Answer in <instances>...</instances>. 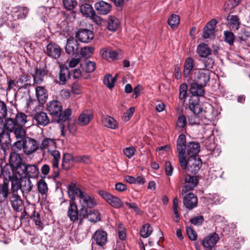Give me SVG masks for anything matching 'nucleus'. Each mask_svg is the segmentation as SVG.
Here are the masks:
<instances>
[{"instance_id":"nucleus-35","label":"nucleus","mask_w":250,"mask_h":250,"mask_svg":"<svg viewBox=\"0 0 250 250\" xmlns=\"http://www.w3.org/2000/svg\"><path fill=\"white\" fill-rule=\"evenodd\" d=\"M120 22L116 17L109 16L107 20V28L111 31H116L119 27Z\"/></svg>"},{"instance_id":"nucleus-26","label":"nucleus","mask_w":250,"mask_h":250,"mask_svg":"<svg viewBox=\"0 0 250 250\" xmlns=\"http://www.w3.org/2000/svg\"><path fill=\"white\" fill-rule=\"evenodd\" d=\"M93 239L98 245L103 246L107 242V233L104 230H98L95 232Z\"/></svg>"},{"instance_id":"nucleus-3","label":"nucleus","mask_w":250,"mask_h":250,"mask_svg":"<svg viewBox=\"0 0 250 250\" xmlns=\"http://www.w3.org/2000/svg\"><path fill=\"white\" fill-rule=\"evenodd\" d=\"M79 198V203L81 208L82 214L86 213V210L96 206L97 203L96 199L93 195H90L85 191Z\"/></svg>"},{"instance_id":"nucleus-45","label":"nucleus","mask_w":250,"mask_h":250,"mask_svg":"<svg viewBox=\"0 0 250 250\" xmlns=\"http://www.w3.org/2000/svg\"><path fill=\"white\" fill-rule=\"evenodd\" d=\"M153 231V229L150 224L147 223L144 225L140 230V235L143 238L149 236Z\"/></svg>"},{"instance_id":"nucleus-4","label":"nucleus","mask_w":250,"mask_h":250,"mask_svg":"<svg viewBox=\"0 0 250 250\" xmlns=\"http://www.w3.org/2000/svg\"><path fill=\"white\" fill-rule=\"evenodd\" d=\"M185 140V135L181 134L179 136L177 141V150L178 152V157L180 165L183 169L188 170V157L186 160L185 151L183 149V143Z\"/></svg>"},{"instance_id":"nucleus-33","label":"nucleus","mask_w":250,"mask_h":250,"mask_svg":"<svg viewBox=\"0 0 250 250\" xmlns=\"http://www.w3.org/2000/svg\"><path fill=\"white\" fill-rule=\"evenodd\" d=\"M194 69V60L191 57L187 58L184 65L183 74L185 77H188Z\"/></svg>"},{"instance_id":"nucleus-19","label":"nucleus","mask_w":250,"mask_h":250,"mask_svg":"<svg viewBox=\"0 0 250 250\" xmlns=\"http://www.w3.org/2000/svg\"><path fill=\"white\" fill-rule=\"evenodd\" d=\"M10 133L4 128L3 123L0 121V144L2 147H9L11 144Z\"/></svg>"},{"instance_id":"nucleus-2","label":"nucleus","mask_w":250,"mask_h":250,"mask_svg":"<svg viewBox=\"0 0 250 250\" xmlns=\"http://www.w3.org/2000/svg\"><path fill=\"white\" fill-rule=\"evenodd\" d=\"M67 216L70 220L73 223L76 221H79V224H81L83 220V216L85 214V212L82 214L81 208L80 210H78V206L75 201H70L68 207Z\"/></svg>"},{"instance_id":"nucleus-44","label":"nucleus","mask_w":250,"mask_h":250,"mask_svg":"<svg viewBox=\"0 0 250 250\" xmlns=\"http://www.w3.org/2000/svg\"><path fill=\"white\" fill-rule=\"evenodd\" d=\"M48 153H49L53 158L51 161L52 167H57V166H59V162L61 159L60 152L56 149H53Z\"/></svg>"},{"instance_id":"nucleus-59","label":"nucleus","mask_w":250,"mask_h":250,"mask_svg":"<svg viewBox=\"0 0 250 250\" xmlns=\"http://www.w3.org/2000/svg\"><path fill=\"white\" fill-rule=\"evenodd\" d=\"M207 198L215 204H220L224 200L223 197H220L217 194H209Z\"/></svg>"},{"instance_id":"nucleus-14","label":"nucleus","mask_w":250,"mask_h":250,"mask_svg":"<svg viewBox=\"0 0 250 250\" xmlns=\"http://www.w3.org/2000/svg\"><path fill=\"white\" fill-rule=\"evenodd\" d=\"M186 108H189L193 114H200L203 111L199 104V99L196 96L190 97L188 103L186 104Z\"/></svg>"},{"instance_id":"nucleus-1","label":"nucleus","mask_w":250,"mask_h":250,"mask_svg":"<svg viewBox=\"0 0 250 250\" xmlns=\"http://www.w3.org/2000/svg\"><path fill=\"white\" fill-rule=\"evenodd\" d=\"M46 109L52 116L57 117L58 123L67 121L71 114L70 108H67L62 112V104L57 100L49 102L46 105Z\"/></svg>"},{"instance_id":"nucleus-7","label":"nucleus","mask_w":250,"mask_h":250,"mask_svg":"<svg viewBox=\"0 0 250 250\" xmlns=\"http://www.w3.org/2000/svg\"><path fill=\"white\" fill-rule=\"evenodd\" d=\"M9 162L12 170L16 173L21 169L22 165L24 164L20 153L12 151L9 155Z\"/></svg>"},{"instance_id":"nucleus-13","label":"nucleus","mask_w":250,"mask_h":250,"mask_svg":"<svg viewBox=\"0 0 250 250\" xmlns=\"http://www.w3.org/2000/svg\"><path fill=\"white\" fill-rule=\"evenodd\" d=\"M219 239L218 235L213 232L205 237L202 241V245L204 248L211 250L216 244Z\"/></svg>"},{"instance_id":"nucleus-6","label":"nucleus","mask_w":250,"mask_h":250,"mask_svg":"<svg viewBox=\"0 0 250 250\" xmlns=\"http://www.w3.org/2000/svg\"><path fill=\"white\" fill-rule=\"evenodd\" d=\"M4 13L2 16V20L7 26L14 32H18L19 30V24L16 20H12V17H8V13L11 11L10 7L5 5L2 8Z\"/></svg>"},{"instance_id":"nucleus-43","label":"nucleus","mask_w":250,"mask_h":250,"mask_svg":"<svg viewBox=\"0 0 250 250\" xmlns=\"http://www.w3.org/2000/svg\"><path fill=\"white\" fill-rule=\"evenodd\" d=\"M80 11L86 17H90L95 12L91 5L87 3L83 4L80 6Z\"/></svg>"},{"instance_id":"nucleus-62","label":"nucleus","mask_w":250,"mask_h":250,"mask_svg":"<svg viewBox=\"0 0 250 250\" xmlns=\"http://www.w3.org/2000/svg\"><path fill=\"white\" fill-rule=\"evenodd\" d=\"M200 114H193L188 117L189 124L191 125L200 124Z\"/></svg>"},{"instance_id":"nucleus-8","label":"nucleus","mask_w":250,"mask_h":250,"mask_svg":"<svg viewBox=\"0 0 250 250\" xmlns=\"http://www.w3.org/2000/svg\"><path fill=\"white\" fill-rule=\"evenodd\" d=\"M186 138L183 143V149L185 154L188 158L198 156V154L200 151V145L197 143L193 142H189L188 145H186Z\"/></svg>"},{"instance_id":"nucleus-37","label":"nucleus","mask_w":250,"mask_h":250,"mask_svg":"<svg viewBox=\"0 0 250 250\" xmlns=\"http://www.w3.org/2000/svg\"><path fill=\"white\" fill-rule=\"evenodd\" d=\"M29 9L26 7L17 6L12 9V12L17 14L18 19H24L28 14Z\"/></svg>"},{"instance_id":"nucleus-12","label":"nucleus","mask_w":250,"mask_h":250,"mask_svg":"<svg viewBox=\"0 0 250 250\" xmlns=\"http://www.w3.org/2000/svg\"><path fill=\"white\" fill-rule=\"evenodd\" d=\"M202 165L201 159L198 157L188 158V167L187 172L196 174Z\"/></svg>"},{"instance_id":"nucleus-15","label":"nucleus","mask_w":250,"mask_h":250,"mask_svg":"<svg viewBox=\"0 0 250 250\" xmlns=\"http://www.w3.org/2000/svg\"><path fill=\"white\" fill-rule=\"evenodd\" d=\"M184 181L185 185L182 191V194L193 189L197 186L198 183V180L196 176H191L189 174L185 175Z\"/></svg>"},{"instance_id":"nucleus-23","label":"nucleus","mask_w":250,"mask_h":250,"mask_svg":"<svg viewBox=\"0 0 250 250\" xmlns=\"http://www.w3.org/2000/svg\"><path fill=\"white\" fill-rule=\"evenodd\" d=\"M10 203L12 208L19 212L22 209L23 201L21 197L16 192L12 193L10 197Z\"/></svg>"},{"instance_id":"nucleus-11","label":"nucleus","mask_w":250,"mask_h":250,"mask_svg":"<svg viewBox=\"0 0 250 250\" xmlns=\"http://www.w3.org/2000/svg\"><path fill=\"white\" fill-rule=\"evenodd\" d=\"M85 191V189L84 188H80L77 186L75 183H71L67 186V192L68 195L70 198L72 200L71 201H75L76 196L79 199L82 196L81 195Z\"/></svg>"},{"instance_id":"nucleus-61","label":"nucleus","mask_w":250,"mask_h":250,"mask_svg":"<svg viewBox=\"0 0 250 250\" xmlns=\"http://www.w3.org/2000/svg\"><path fill=\"white\" fill-rule=\"evenodd\" d=\"M241 0H228L225 3V10H230L237 6L241 2Z\"/></svg>"},{"instance_id":"nucleus-46","label":"nucleus","mask_w":250,"mask_h":250,"mask_svg":"<svg viewBox=\"0 0 250 250\" xmlns=\"http://www.w3.org/2000/svg\"><path fill=\"white\" fill-rule=\"evenodd\" d=\"M37 188L38 192L42 195L46 194L48 191L47 184L43 179H41L38 182Z\"/></svg>"},{"instance_id":"nucleus-30","label":"nucleus","mask_w":250,"mask_h":250,"mask_svg":"<svg viewBox=\"0 0 250 250\" xmlns=\"http://www.w3.org/2000/svg\"><path fill=\"white\" fill-rule=\"evenodd\" d=\"M102 123L104 126L112 129H115L118 127L117 121L109 116H103L102 118Z\"/></svg>"},{"instance_id":"nucleus-32","label":"nucleus","mask_w":250,"mask_h":250,"mask_svg":"<svg viewBox=\"0 0 250 250\" xmlns=\"http://www.w3.org/2000/svg\"><path fill=\"white\" fill-rule=\"evenodd\" d=\"M69 77L70 72L69 69L66 66L60 65L59 74V83L62 85L65 84Z\"/></svg>"},{"instance_id":"nucleus-29","label":"nucleus","mask_w":250,"mask_h":250,"mask_svg":"<svg viewBox=\"0 0 250 250\" xmlns=\"http://www.w3.org/2000/svg\"><path fill=\"white\" fill-rule=\"evenodd\" d=\"M33 185L29 178L25 177L20 178V189L21 190L23 194L29 193L31 191Z\"/></svg>"},{"instance_id":"nucleus-50","label":"nucleus","mask_w":250,"mask_h":250,"mask_svg":"<svg viewBox=\"0 0 250 250\" xmlns=\"http://www.w3.org/2000/svg\"><path fill=\"white\" fill-rule=\"evenodd\" d=\"M27 116L23 113H18L15 117L16 124L18 126H23L27 122Z\"/></svg>"},{"instance_id":"nucleus-39","label":"nucleus","mask_w":250,"mask_h":250,"mask_svg":"<svg viewBox=\"0 0 250 250\" xmlns=\"http://www.w3.org/2000/svg\"><path fill=\"white\" fill-rule=\"evenodd\" d=\"M203 86L199 85L197 83H192L190 87V92L192 96H202L204 94V90L203 89Z\"/></svg>"},{"instance_id":"nucleus-41","label":"nucleus","mask_w":250,"mask_h":250,"mask_svg":"<svg viewBox=\"0 0 250 250\" xmlns=\"http://www.w3.org/2000/svg\"><path fill=\"white\" fill-rule=\"evenodd\" d=\"M81 67L83 71L90 73L93 72L95 70L96 63L92 61H85L83 63L81 64Z\"/></svg>"},{"instance_id":"nucleus-17","label":"nucleus","mask_w":250,"mask_h":250,"mask_svg":"<svg viewBox=\"0 0 250 250\" xmlns=\"http://www.w3.org/2000/svg\"><path fill=\"white\" fill-rule=\"evenodd\" d=\"M33 120L37 125L44 127L50 123L47 114L44 111L37 112L33 115Z\"/></svg>"},{"instance_id":"nucleus-10","label":"nucleus","mask_w":250,"mask_h":250,"mask_svg":"<svg viewBox=\"0 0 250 250\" xmlns=\"http://www.w3.org/2000/svg\"><path fill=\"white\" fill-rule=\"evenodd\" d=\"M194 81L199 85L205 86L210 79V72L204 69H198L197 73H195Z\"/></svg>"},{"instance_id":"nucleus-25","label":"nucleus","mask_w":250,"mask_h":250,"mask_svg":"<svg viewBox=\"0 0 250 250\" xmlns=\"http://www.w3.org/2000/svg\"><path fill=\"white\" fill-rule=\"evenodd\" d=\"M95 8L97 12L101 15H106L111 10L110 4L103 0H100L95 4Z\"/></svg>"},{"instance_id":"nucleus-36","label":"nucleus","mask_w":250,"mask_h":250,"mask_svg":"<svg viewBox=\"0 0 250 250\" xmlns=\"http://www.w3.org/2000/svg\"><path fill=\"white\" fill-rule=\"evenodd\" d=\"M84 218H87L89 221L96 223L101 220V215L97 210H91L89 211L86 210V212L83 216Z\"/></svg>"},{"instance_id":"nucleus-22","label":"nucleus","mask_w":250,"mask_h":250,"mask_svg":"<svg viewBox=\"0 0 250 250\" xmlns=\"http://www.w3.org/2000/svg\"><path fill=\"white\" fill-rule=\"evenodd\" d=\"M79 43L74 38L70 37L67 40L65 46V51L67 54L75 55L78 53L79 51Z\"/></svg>"},{"instance_id":"nucleus-16","label":"nucleus","mask_w":250,"mask_h":250,"mask_svg":"<svg viewBox=\"0 0 250 250\" xmlns=\"http://www.w3.org/2000/svg\"><path fill=\"white\" fill-rule=\"evenodd\" d=\"M62 49L56 43L50 42L46 46V53L51 58L57 59L61 57Z\"/></svg>"},{"instance_id":"nucleus-64","label":"nucleus","mask_w":250,"mask_h":250,"mask_svg":"<svg viewBox=\"0 0 250 250\" xmlns=\"http://www.w3.org/2000/svg\"><path fill=\"white\" fill-rule=\"evenodd\" d=\"M37 13L41 19L45 22L47 20V9L45 7H40L38 9Z\"/></svg>"},{"instance_id":"nucleus-53","label":"nucleus","mask_w":250,"mask_h":250,"mask_svg":"<svg viewBox=\"0 0 250 250\" xmlns=\"http://www.w3.org/2000/svg\"><path fill=\"white\" fill-rule=\"evenodd\" d=\"M180 23V17L176 14H172L168 20V24L172 28L178 26Z\"/></svg>"},{"instance_id":"nucleus-5","label":"nucleus","mask_w":250,"mask_h":250,"mask_svg":"<svg viewBox=\"0 0 250 250\" xmlns=\"http://www.w3.org/2000/svg\"><path fill=\"white\" fill-rule=\"evenodd\" d=\"M20 175H25L28 178H34L37 177L39 171L38 167L35 165L28 164L24 163L22 165L21 169L17 173Z\"/></svg>"},{"instance_id":"nucleus-63","label":"nucleus","mask_w":250,"mask_h":250,"mask_svg":"<svg viewBox=\"0 0 250 250\" xmlns=\"http://www.w3.org/2000/svg\"><path fill=\"white\" fill-rule=\"evenodd\" d=\"M225 41L229 45H232L234 42L235 36L233 33L229 31L224 32Z\"/></svg>"},{"instance_id":"nucleus-21","label":"nucleus","mask_w":250,"mask_h":250,"mask_svg":"<svg viewBox=\"0 0 250 250\" xmlns=\"http://www.w3.org/2000/svg\"><path fill=\"white\" fill-rule=\"evenodd\" d=\"M217 21L213 19L210 20L204 27L202 37L204 39H208L214 35V30Z\"/></svg>"},{"instance_id":"nucleus-42","label":"nucleus","mask_w":250,"mask_h":250,"mask_svg":"<svg viewBox=\"0 0 250 250\" xmlns=\"http://www.w3.org/2000/svg\"><path fill=\"white\" fill-rule=\"evenodd\" d=\"M9 194L8 184L4 182L0 185V203L4 202L8 197Z\"/></svg>"},{"instance_id":"nucleus-40","label":"nucleus","mask_w":250,"mask_h":250,"mask_svg":"<svg viewBox=\"0 0 250 250\" xmlns=\"http://www.w3.org/2000/svg\"><path fill=\"white\" fill-rule=\"evenodd\" d=\"M37 98L41 104H44L47 98V94L45 89L42 86H38L36 88Z\"/></svg>"},{"instance_id":"nucleus-28","label":"nucleus","mask_w":250,"mask_h":250,"mask_svg":"<svg viewBox=\"0 0 250 250\" xmlns=\"http://www.w3.org/2000/svg\"><path fill=\"white\" fill-rule=\"evenodd\" d=\"M196 51L199 56L202 58L209 57L212 54V50L205 43H201L198 45Z\"/></svg>"},{"instance_id":"nucleus-34","label":"nucleus","mask_w":250,"mask_h":250,"mask_svg":"<svg viewBox=\"0 0 250 250\" xmlns=\"http://www.w3.org/2000/svg\"><path fill=\"white\" fill-rule=\"evenodd\" d=\"M75 156L70 153H64L62 159V167L65 170H68L72 166V162H74Z\"/></svg>"},{"instance_id":"nucleus-9","label":"nucleus","mask_w":250,"mask_h":250,"mask_svg":"<svg viewBox=\"0 0 250 250\" xmlns=\"http://www.w3.org/2000/svg\"><path fill=\"white\" fill-rule=\"evenodd\" d=\"M39 144L35 139L27 137L25 139L24 153L26 155H30L39 149Z\"/></svg>"},{"instance_id":"nucleus-48","label":"nucleus","mask_w":250,"mask_h":250,"mask_svg":"<svg viewBox=\"0 0 250 250\" xmlns=\"http://www.w3.org/2000/svg\"><path fill=\"white\" fill-rule=\"evenodd\" d=\"M201 60V62H203L204 65V68L201 69L205 70H208L209 71V70L213 68L214 65V60L213 58L209 57H206V58H203Z\"/></svg>"},{"instance_id":"nucleus-38","label":"nucleus","mask_w":250,"mask_h":250,"mask_svg":"<svg viewBox=\"0 0 250 250\" xmlns=\"http://www.w3.org/2000/svg\"><path fill=\"white\" fill-rule=\"evenodd\" d=\"M31 78L27 75H23L20 77L16 82L17 87L19 89L21 88H26L27 85H30Z\"/></svg>"},{"instance_id":"nucleus-56","label":"nucleus","mask_w":250,"mask_h":250,"mask_svg":"<svg viewBox=\"0 0 250 250\" xmlns=\"http://www.w3.org/2000/svg\"><path fill=\"white\" fill-rule=\"evenodd\" d=\"M230 27L233 30H238L239 28L240 22L239 19L236 15L231 16L229 19Z\"/></svg>"},{"instance_id":"nucleus-18","label":"nucleus","mask_w":250,"mask_h":250,"mask_svg":"<svg viewBox=\"0 0 250 250\" xmlns=\"http://www.w3.org/2000/svg\"><path fill=\"white\" fill-rule=\"evenodd\" d=\"M39 149L43 154L46 152H49L53 149L56 148V143L54 139L49 138H44L41 144H39Z\"/></svg>"},{"instance_id":"nucleus-47","label":"nucleus","mask_w":250,"mask_h":250,"mask_svg":"<svg viewBox=\"0 0 250 250\" xmlns=\"http://www.w3.org/2000/svg\"><path fill=\"white\" fill-rule=\"evenodd\" d=\"M25 139L19 140L14 143L11 148V151L19 153L22 150L24 152Z\"/></svg>"},{"instance_id":"nucleus-52","label":"nucleus","mask_w":250,"mask_h":250,"mask_svg":"<svg viewBox=\"0 0 250 250\" xmlns=\"http://www.w3.org/2000/svg\"><path fill=\"white\" fill-rule=\"evenodd\" d=\"M94 48L92 46H85L81 48L80 53L82 57L88 58L93 54Z\"/></svg>"},{"instance_id":"nucleus-20","label":"nucleus","mask_w":250,"mask_h":250,"mask_svg":"<svg viewBox=\"0 0 250 250\" xmlns=\"http://www.w3.org/2000/svg\"><path fill=\"white\" fill-rule=\"evenodd\" d=\"M76 37L83 42L88 43L94 38L93 32L86 29H80L76 34Z\"/></svg>"},{"instance_id":"nucleus-51","label":"nucleus","mask_w":250,"mask_h":250,"mask_svg":"<svg viewBox=\"0 0 250 250\" xmlns=\"http://www.w3.org/2000/svg\"><path fill=\"white\" fill-rule=\"evenodd\" d=\"M116 74L114 77L110 74L106 75L104 79V84L109 88H112L114 86L115 83L116 81Z\"/></svg>"},{"instance_id":"nucleus-31","label":"nucleus","mask_w":250,"mask_h":250,"mask_svg":"<svg viewBox=\"0 0 250 250\" xmlns=\"http://www.w3.org/2000/svg\"><path fill=\"white\" fill-rule=\"evenodd\" d=\"M47 74L45 68H36L35 74L33 75L34 82L38 84L41 83L44 79V76Z\"/></svg>"},{"instance_id":"nucleus-55","label":"nucleus","mask_w":250,"mask_h":250,"mask_svg":"<svg viewBox=\"0 0 250 250\" xmlns=\"http://www.w3.org/2000/svg\"><path fill=\"white\" fill-rule=\"evenodd\" d=\"M108 204L115 208H119L123 206V203L121 199L114 195L112 196Z\"/></svg>"},{"instance_id":"nucleus-60","label":"nucleus","mask_w":250,"mask_h":250,"mask_svg":"<svg viewBox=\"0 0 250 250\" xmlns=\"http://www.w3.org/2000/svg\"><path fill=\"white\" fill-rule=\"evenodd\" d=\"M188 91V85L186 83H182L180 86V92L179 98L180 100H184L187 96Z\"/></svg>"},{"instance_id":"nucleus-27","label":"nucleus","mask_w":250,"mask_h":250,"mask_svg":"<svg viewBox=\"0 0 250 250\" xmlns=\"http://www.w3.org/2000/svg\"><path fill=\"white\" fill-rule=\"evenodd\" d=\"M93 115L89 110L83 111L79 116L78 123L81 126H84L89 124L92 119Z\"/></svg>"},{"instance_id":"nucleus-57","label":"nucleus","mask_w":250,"mask_h":250,"mask_svg":"<svg viewBox=\"0 0 250 250\" xmlns=\"http://www.w3.org/2000/svg\"><path fill=\"white\" fill-rule=\"evenodd\" d=\"M13 131L17 139H19L20 140L26 139L25 138L26 131L22 128V126H17Z\"/></svg>"},{"instance_id":"nucleus-24","label":"nucleus","mask_w":250,"mask_h":250,"mask_svg":"<svg viewBox=\"0 0 250 250\" xmlns=\"http://www.w3.org/2000/svg\"><path fill=\"white\" fill-rule=\"evenodd\" d=\"M197 198L193 193H189L185 196L184 198V205L185 207L191 210L197 206Z\"/></svg>"},{"instance_id":"nucleus-54","label":"nucleus","mask_w":250,"mask_h":250,"mask_svg":"<svg viewBox=\"0 0 250 250\" xmlns=\"http://www.w3.org/2000/svg\"><path fill=\"white\" fill-rule=\"evenodd\" d=\"M4 127H5L7 130L13 132V130L18 126L16 124V121L12 118H7L3 124Z\"/></svg>"},{"instance_id":"nucleus-58","label":"nucleus","mask_w":250,"mask_h":250,"mask_svg":"<svg viewBox=\"0 0 250 250\" xmlns=\"http://www.w3.org/2000/svg\"><path fill=\"white\" fill-rule=\"evenodd\" d=\"M63 5L67 10H73L77 5L76 0H62Z\"/></svg>"},{"instance_id":"nucleus-49","label":"nucleus","mask_w":250,"mask_h":250,"mask_svg":"<svg viewBox=\"0 0 250 250\" xmlns=\"http://www.w3.org/2000/svg\"><path fill=\"white\" fill-rule=\"evenodd\" d=\"M10 181L11 183L12 192H16L19 189L20 187V180L16 176H9Z\"/></svg>"}]
</instances>
